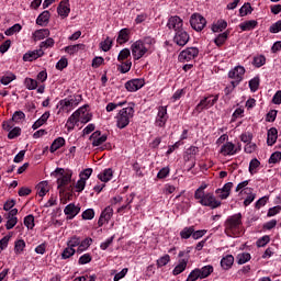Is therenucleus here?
<instances>
[{"mask_svg":"<svg viewBox=\"0 0 281 281\" xmlns=\"http://www.w3.org/2000/svg\"><path fill=\"white\" fill-rule=\"evenodd\" d=\"M225 233L229 236H238L240 227H243V214L236 213L226 218L224 223Z\"/></svg>","mask_w":281,"mask_h":281,"instance_id":"1","label":"nucleus"},{"mask_svg":"<svg viewBox=\"0 0 281 281\" xmlns=\"http://www.w3.org/2000/svg\"><path fill=\"white\" fill-rule=\"evenodd\" d=\"M72 175L74 172L71 170H65L63 168H56L52 173L53 177L57 178V188L60 194L67 192V184L71 183Z\"/></svg>","mask_w":281,"mask_h":281,"instance_id":"2","label":"nucleus"},{"mask_svg":"<svg viewBox=\"0 0 281 281\" xmlns=\"http://www.w3.org/2000/svg\"><path fill=\"white\" fill-rule=\"evenodd\" d=\"M82 102L81 94H75L72 97H68L66 99L60 100L57 103L58 114L60 113H71L76 106H78Z\"/></svg>","mask_w":281,"mask_h":281,"instance_id":"3","label":"nucleus"},{"mask_svg":"<svg viewBox=\"0 0 281 281\" xmlns=\"http://www.w3.org/2000/svg\"><path fill=\"white\" fill-rule=\"evenodd\" d=\"M135 115V108L127 106L119 111L115 116L117 128H126Z\"/></svg>","mask_w":281,"mask_h":281,"instance_id":"4","label":"nucleus"},{"mask_svg":"<svg viewBox=\"0 0 281 281\" xmlns=\"http://www.w3.org/2000/svg\"><path fill=\"white\" fill-rule=\"evenodd\" d=\"M200 205H203V207H210V210H216L217 207H221L222 203L216 199L214 193H202L201 195H196L194 198Z\"/></svg>","mask_w":281,"mask_h":281,"instance_id":"5","label":"nucleus"},{"mask_svg":"<svg viewBox=\"0 0 281 281\" xmlns=\"http://www.w3.org/2000/svg\"><path fill=\"white\" fill-rule=\"evenodd\" d=\"M190 25L195 32H203L205 25H207V20L200 13H193L190 18Z\"/></svg>","mask_w":281,"mask_h":281,"instance_id":"6","label":"nucleus"},{"mask_svg":"<svg viewBox=\"0 0 281 281\" xmlns=\"http://www.w3.org/2000/svg\"><path fill=\"white\" fill-rule=\"evenodd\" d=\"M148 53V48L144 45L142 40L136 41L132 44V56L134 60H139V58H144V55Z\"/></svg>","mask_w":281,"mask_h":281,"instance_id":"7","label":"nucleus"},{"mask_svg":"<svg viewBox=\"0 0 281 281\" xmlns=\"http://www.w3.org/2000/svg\"><path fill=\"white\" fill-rule=\"evenodd\" d=\"M196 56H199V48L188 47L179 54L178 60L180 63H190V60H194Z\"/></svg>","mask_w":281,"mask_h":281,"instance_id":"8","label":"nucleus"},{"mask_svg":"<svg viewBox=\"0 0 281 281\" xmlns=\"http://www.w3.org/2000/svg\"><path fill=\"white\" fill-rule=\"evenodd\" d=\"M245 67L243 66H236L233 69L228 71V78L232 80L231 82H234L235 85H240L243 82V78H245Z\"/></svg>","mask_w":281,"mask_h":281,"instance_id":"9","label":"nucleus"},{"mask_svg":"<svg viewBox=\"0 0 281 281\" xmlns=\"http://www.w3.org/2000/svg\"><path fill=\"white\" fill-rule=\"evenodd\" d=\"M240 150V147H236V145L232 142H226L222 145L220 149V154L223 155V157H232L236 155Z\"/></svg>","mask_w":281,"mask_h":281,"instance_id":"10","label":"nucleus"},{"mask_svg":"<svg viewBox=\"0 0 281 281\" xmlns=\"http://www.w3.org/2000/svg\"><path fill=\"white\" fill-rule=\"evenodd\" d=\"M166 122H168V108L159 106L155 124L159 128H164V126H166Z\"/></svg>","mask_w":281,"mask_h":281,"instance_id":"11","label":"nucleus"},{"mask_svg":"<svg viewBox=\"0 0 281 281\" xmlns=\"http://www.w3.org/2000/svg\"><path fill=\"white\" fill-rule=\"evenodd\" d=\"M190 41V34H188L183 29L180 31H177L173 36V43L176 45H179V47H186Z\"/></svg>","mask_w":281,"mask_h":281,"instance_id":"12","label":"nucleus"},{"mask_svg":"<svg viewBox=\"0 0 281 281\" xmlns=\"http://www.w3.org/2000/svg\"><path fill=\"white\" fill-rule=\"evenodd\" d=\"M167 27L176 33L183 30V20L179 15H172L168 19Z\"/></svg>","mask_w":281,"mask_h":281,"instance_id":"13","label":"nucleus"},{"mask_svg":"<svg viewBox=\"0 0 281 281\" xmlns=\"http://www.w3.org/2000/svg\"><path fill=\"white\" fill-rule=\"evenodd\" d=\"M146 85V81L142 78L139 79H132L127 82H125V89L130 91L131 93H135V91H139L142 87Z\"/></svg>","mask_w":281,"mask_h":281,"instance_id":"14","label":"nucleus"},{"mask_svg":"<svg viewBox=\"0 0 281 281\" xmlns=\"http://www.w3.org/2000/svg\"><path fill=\"white\" fill-rule=\"evenodd\" d=\"M80 113H82V109H78L68 117L66 122V128L68 132L74 131L78 122H80Z\"/></svg>","mask_w":281,"mask_h":281,"instance_id":"15","label":"nucleus"},{"mask_svg":"<svg viewBox=\"0 0 281 281\" xmlns=\"http://www.w3.org/2000/svg\"><path fill=\"white\" fill-rule=\"evenodd\" d=\"M113 218V207L106 206L102 212L98 221V226L102 227L104 223H109Z\"/></svg>","mask_w":281,"mask_h":281,"instance_id":"16","label":"nucleus"},{"mask_svg":"<svg viewBox=\"0 0 281 281\" xmlns=\"http://www.w3.org/2000/svg\"><path fill=\"white\" fill-rule=\"evenodd\" d=\"M106 139H108L106 134L102 135V132H100V131H95L90 136V142H92V146H94V147L102 146V144H104V142H106Z\"/></svg>","mask_w":281,"mask_h":281,"instance_id":"17","label":"nucleus"},{"mask_svg":"<svg viewBox=\"0 0 281 281\" xmlns=\"http://www.w3.org/2000/svg\"><path fill=\"white\" fill-rule=\"evenodd\" d=\"M45 52H43L42 48L36 50H29L23 55L24 63H32V60H36L41 58V56H44Z\"/></svg>","mask_w":281,"mask_h":281,"instance_id":"18","label":"nucleus"},{"mask_svg":"<svg viewBox=\"0 0 281 281\" xmlns=\"http://www.w3.org/2000/svg\"><path fill=\"white\" fill-rule=\"evenodd\" d=\"M234 188V182H227L222 189H216L215 193L223 200L227 199Z\"/></svg>","mask_w":281,"mask_h":281,"instance_id":"19","label":"nucleus"},{"mask_svg":"<svg viewBox=\"0 0 281 281\" xmlns=\"http://www.w3.org/2000/svg\"><path fill=\"white\" fill-rule=\"evenodd\" d=\"M212 106H214V102L212 101V95L205 97L195 106L194 112L195 113H201V111H203V109H210Z\"/></svg>","mask_w":281,"mask_h":281,"instance_id":"20","label":"nucleus"},{"mask_svg":"<svg viewBox=\"0 0 281 281\" xmlns=\"http://www.w3.org/2000/svg\"><path fill=\"white\" fill-rule=\"evenodd\" d=\"M64 213L69 220L76 218V216L80 214V207L76 206L74 203H70L65 207Z\"/></svg>","mask_w":281,"mask_h":281,"instance_id":"21","label":"nucleus"},{"mask_svg":"<svg viewBox=\"0 0 281 281\" xmlns=\"http://www.w3.org/2000/svg\"><path fill=\"white\" fill-rule=\"evenodd\" d=\"M221 267L224 271H229L234 267V257L232 255H226L221 259Z\"/></svg>","mask_w":281,"mask_h":281,"instance_id":"22","label":"nucleus"},{"mask_svg":"<svg viewBox=\"0 0 281 281\" xmlns=\"http://www.w3.org/2000/svg\"><path fill=\"white\" fill-rule=\"evenodd\" d=\"M256 27H258V21L256 20L245 21L239 24L241 32H251V30H256Z\"/></svg>","mask_w":281,"mask_h":281,"instance_id":"23","label":"nucleus"},{"mask_svg":"<svg viewBox=\"0 0 281 281\" xmlns=\"http://www.w3.org/2000/svg\"><path fill=\"white\" fill-rule=\"evenodd\" d=\"M130 34H131V31L128 29H122L119 32V36L116 38V43H119V45H124V43H128Z\"/></svg>","mask_w":281,"mask_h":281,"instance_id":"24","label":"nucleus"},{"mask_svg":"<svg viewBox=\"0 0 281 281\" xmlns=\"http://www.w3.org/2000/svg\"><path fill=\"white\" fill-rule=\"evenodd\" d=\"M188 269V259H179V263L173 268L172 274L179 276Z\"/></svg>","mask_w":281,"mask_h":281,"instance_id":"25","label":"nucleus"},{"mask_svg":"<svg viewBox=\"0 0 281 281\" xmlns=\"http://www.w3.org/2000/svg\"><path fill=\"white\" fill-rule=\"evenodd\" d=\"M244 194H248L247 198L244 200L245 207H247L248 205H251V203L256 201V193H254V189L245 188Z\"/></svg>","mask_w":281,"mask_h":281,"instance_id":"26","label":"nucleus"},{"mask_svg":"<svg viewBox=\"0 0 281 281\" xmlns=\"http://www.w3.org/2000/svg\"><path fill=\"white\" fill-rule=\"evenodd\" d=\"M98 179L103 183H109V181L113 179V169L111 168L104 169L103 172L98 175Z\"/></svg>","mask_w":281,"mask_h":281,"instance_id":"27","label":"nucleus"},{"mask_svg":"<svg viewBox=\"0 0 281 281\" xmlns=\"http://www.w3.org/2000/svg\"><path fill=\"white\" fill-rule=\"evenodd\" d=\"M276 142H278V130L276 127H271L268 131L267 144L268 146H273Z\"/></svg>","mask_w":281,"mask_h":281,"instance_id":"28","label":"nucleus"},{"mask_svg":"<svg viewBox=\"0 0 281 281\" xmlns=\"http://www.w3.org/2000/svg\"><path fill=\"white\" fill-rule=\"evenodd\" d=\"M93 244V239L87 237L83 240H80L79 247L77 248V254H82V251H87L91 245Z\"/></svg>","mask_w":281,"mask_h":281,"instance_id":"29","label":"nucleus"},{"mask_svg":"<svg viewBox=\"0 0 281 281\" xmlns=\"http://www.w3.org/2000/svg\"><path fill=\"white\" fill-rule=\"evenodd\" d=\"M57 12L59 16H63L64 19L69 16V12H71V9L69 8V3L61 2L57 8Z\"/></svg>","mask_w":281,"mask_h":281,"instance_id":"30","label":"nucleus"},{"mask_svg":"<svg viewBox=\"0 0 281 281\" xmlns=\"http://www.w3.org/2000/svg\"><path fill=\"white\" fill-rule=\"evenodd\" d=\"M49 11L42 12L36 19V24L41 25L42 27H45V25L49 23Z\"/></svg>","mask_w":281,"mask_h":281,"instance_id":"31","label":"nucleus"},{"mask_svg":"<svg viewBox=\"0 0 281 281\" xmlns=\"http://www.w3.org/2000/svg\"><path fill=\"white\" fill-rule=\"evenodd\" d=\"M49 112H45L37 121L34 122L32 125L33 131H36L43 126L49 120Z\"/></svg>","mask_w":281,"mask_h":281,"instance_id":"32","label":"nucleus"},{"mask_svg":"<svg viewBox=\"0 0 281 281\" xmlns=\"http://www.w3.org/2000/svg\"><path fill=\"white\" fill-rule=\"evenodd\" d=\"M49 36V29L37 30L33 33L34 41H43V38H47Z\"/></svg>","mask_w":281,"mask_h":281,"instance_id":"33","label":"nucleus"},{"mask_svg":"<svg viewBox=\"0 0 281 281\" xmlns=\"http://www.w3.org/2000/svg\"><path fill=\"white\" fill-rule=\"evenodd\" d=\"M200 272V280H203L205 278H209L210 274L214 273V267L211 265L204 266L201 269H199Z\"/></svg>","mask_w":281,"mask_h":281,"instance_id":"34","label":"nucleus"},{"mask_svg":"<svg viewBox=\"0 0 281 281\" xmlns=\"http://www.w3.org/2000/svg\"><path fill=\"white\" fill-rule=\"evenodd\" d=\"M36 188L38 196H45L49 192V183L47 181L40 182Z\"/></svg>","mask_w":281,"mask_h":281,"instance_id":"35","label":"nucleus"},{"mask_svg":"<svg viewBox=\"0 0 281 281\" xmlns=\"http://www.w3.org/2000/svg\"><path fill=\"white\" fill-rule=\"evenodd\" d=\"M79 109H82V111L80 112L79 122H81V124H87L88 122H91V114L87 112V105H83Z\"/></svg>","mask_w":281,"mask_h":281,"instance_id":"36","label":"nucleus"},{"mask_svg":"<svg viewBox=\"0 0 281 281\" xmlns=\"http://www.w3.org/2000/svg\"><path fill=\"white\" fill-rule=\"evenodd\" d=\"M228 36H229V32H224L222 34H218V36L214 38L215 45L217 47H223V45H225V43L227 42Z\"/></svg>","mask_w":281,"mask_h":281,"instance_id":"37","label":"nucleus"},{"mask_svg":"<svg viewBox=\"0 0 281 281\" xmlns=\"http://www.w3.org/2000/svg\"><path fill=\"white\" fill-rule=\"evenodd\" d=\"M80 49H85L83 44L70 45V46H66L64 48L66 54H69L70 56H74V54H78V52H80Z\"/></svg>","mask_w":281,"mask_h":281,"instance_id":"38","label":"nucleus"},{"mask_svg":"<svg viewBox=\"0 0 281 281\" xmlns=\"http://www.w3.org/2000/svg\"><path fill=\"white\" fill-rule=\"evenodd\" d=\"M63 146H65V138L58 137L52 143L49 151L56 153V150H58L59 148H63Z\"/></svg>","mask_w":281,"mask_h":281,"instance_id":"39","label":"nucleus"},{"mask_svg":"<svg viewBox=\"0 0 281 281\" xmlns=\"http://www.w3.org/2000/svg\"><path fill=\"white\" fill-rule=\"evenodd\" d=\"M194 232V226H187L180 232V238L182 240H188V238H192V234Z\"/></svg>","mask_w":281,"mask_h":281,"instance_id":"40","label":"nucleus"},{"mask_svg":"<svg viewBox=\"0 0 281 281\" xmlns=\"http://www.w3.org/2000/svg\"><path fill=\"white\" fill-rule=\"evenodd\" d=\"M225 29H227V21L218 20L215 24H213L212 32H223Z\"/></svg>","mask_w":281,"mask_h":281,"instance_id":"41","label":"nucleus"},{"mask_svg":"<svg viewBox=\"0 0 281 281\" xmlns=\"http://www.w3.org/2000/svg\"><path fill=\"white\" fill-rule=\"evenodd\" d=\"M251 260V254L241 252L237 255V265H245Z\"/></svg>","mask_w":281,"mask_h":281,"instance_id":"42","label":"nucleus"},{"mask_svg":"<svg viewBox=\"0 0 281 281\" xmlns=\"http://www.w3.org/2000/svg\"><path fill=\"white\" fill-rule=\"evenodd\" d=\"M16 80V75L12 72H8L4 76L1 77L0 82L1 85L8 86L10 82Z\"/></svg>","mask_w":281,"mask_h":281,"instance_id":"43","label":"nucleus"},{"mask_svg":"<svg viewBox=\"0 0 281 281\" xmlns=\"http://www.w3.org/2000/svg\"><path fill=\"white\" fill-rule=\"evenodd\" d=\"M251 12H254V8H251V3L246 2L239 9V16H247V14H251Z\"/></svg>","mask_w":281,"mask_h":281,"instance_id":"44","label":"nucleus"},{"mask_svg":"<svg viewBox=\"0 0 281 281\" xmlns=\"http://www.w3.org/2000/svg\"><path fill=\"white\" fill-rule=\"evenodd\" d=\"M75 255L76 248H70L69 246H67L61 252V260H69V258Z\"/></svg>","mask_w":281,"mask_h":281,"instance_id":"45","label":"nucleus"},{"mask_svg":"<svg viewBox=\"0 0 281 281\" xmlns=\"http://www.w3.org/2000/svg\"><path fill=\"white\" fill-rule=\"evenodd\" d=\"M100 47L102 52H110L111 47H113V40H111V37H106L105 41L100 43Z\"/></svg>","mask_w":281,"mask_h":281,"instance_id":"46","label":"nucleus"},{"mask_svg":"<svg viewBox=\"0 0 281 281\" xmlns=\"http://www.w3.org/2000/svg\"><path fill=\"white\" fill-rule=\"evenodd\" d=\"M24 85H25L26 89H29V91H34V89H36V87H38V81H36V79L26 78L24 80Z\"/></svg>","mask_w":281,"mask_h":281,"instance_id":"47","label":"nucleus"},{"mask_svg":"<svg viewBox=\"0 0 281 281\" xmlns=\"http://www.w3.org/2000/svg\"><path fill=\"white\" fill-rule=\"evenodd\" d=\"M265 63H267V57H265V55H259L254 57L252 65L255 67L260 68L265 65Z\"/></svg>","mask_w":281,"mask_h":281,"instance_id":"48","label":"nucleus"},{"mask_svg":"<svg viewBox=\"0 0 281 281\" xmlns=\"http://www.w3.org/2000/svg\"><path fill=\"white\" fill-rule=\"evenodd\" d=\"M15 124H21L22 120H25V113L23 111H15L11 119Z\"/></svg>","mask_w":281,"mask_h":281,"instance_id":"49","label":"nucleus"},{"mask_svg":"<svg viewBox=\"0 0 281 281\" xmlns=\"http://www.w3.org/2000/svg\"><path fill=\"white\" fill-rule=\"evenodd\" d=\"M124 104H126V101L117 102V103L110 102L106 104L105 111L108 113H111V112L115 111V109H117L119 106H124Z\"/></svg>","mask_w":281,"mask_h":281,"instance_id":"50","label":"nucleus"},{"mask_svg":"<svg viewBox=\"0 0 281 281\" xmlns=\"http://www.w3.org/2000/svg\"><path fill=\"white\" fill-rule=\"evenodd\" d=\"M67 247H70V249H75V247H80V237H78V236H72V237L67 241Z\"/></svg>","mask_w":281,"mask_h":281,"instance_id":"51","label":"nucleus"},{"mask_svg":"<svg viewBox=\"0 0 281 281\" xmlns=\"http://www.w3.org/2000/svg\"><path fill=\"white\" fill-rule=\"evenodd\" d=\"M168 262H170V255H165L156 261V265H157L158 269H161V267H166V265H168Z\"/></svg>","mask_w":281,"mask_h":281,"instance_id":"52","label":"nucleus"},{"mask_svg":"<svg viewBox=\"0 0 281 281\" xmlns=\"http://www.w3.org/2000/svg\"><path fill=\"white\" fill-rule=\"evenodd\" d=\"M131 67H133V63L131 61H124L121 66H119V71L121 74H128L131 71Z\"/></svg>","mask_w":281,"mask_h":281,"instance_id":"53","label":"nucleus"},{"mask_svg":"<svg viewBox=\"0 0 281 281\" xmlns=\"http://www.w3.org/2000/svg\"><path fill=\"white\" fill-rule=\"evenodd\" d=\"M259 87H260V78L255 77L254 79H251L249 81L250 91L256 92V91H258Z\"/></svg>","mask_w":281,"mask_h":281,"instance_id":"54","label":"nucleus"},{"mask_svg":"<svg viewBox=\"0 0 281 281\" xmlns=\"http://www.w3.org/2000/svg\"><path fill=\"white\" fill-rule=\"evenodd\" d=\"M131 56V49L124 48L119 53L117 60L122 63L123 60H126Z\"/></svg>","mask_w":281,"mask_h":281,"instance_id":"55","label":"nucleus"},{"mask_svg":"<svg viewBox=\"0 0 281 281\" xmlns=\"http://www.w3.org/2000/svg\"><path fill=\"white\" fill-rule=\"evenodd\" d=\"M20 30H22L21 24H14L13 26L9 27L4 34L5 36H12L14 34H16V32H19Z\"/></svg>","mask_w":281,"mask_h":281,"instance_id":"56","label":"nucleus"},{"mask_svg":"<svg viewBox=\"0 0 281 281\" xmlns=\"http://www.w3.org/2000/svg\"><path fill=\"white\" fill-rule=\"evenodd\" d=\"M260 167V160L254 158L252 160H250L249 162V172L250 175H255L256 169Z\"/></svg>","mask_w":281,"mask_h":281,"instance_id":"57","label":"nucleus"},{"mask_svg":"<svg viewBox=\"0 0 281 281\" xmlns=\"http://www.w3.org/2000/svg\"><path fill=\"white\" fill-rule=\"evenodd\" d=\"M23 249H25V240L19 239L15 241L14 251L15 254H23Z\"/></svg>","mask_w":281,"mask_h":281,"instance_id":"58","label":"nucleus"},{"mask_svg":"<svg viewBox=\"0 0 281 281\" xmlns=\"http://www.w3.org/2000/svg\"><path fill=\"white\" fill-rule=\"evenodd\" d=\"M271 237H269V235H265L257 240L256 245L257 247H266V245H269Z\"/></svg>","mask_w":281,"mask_h":281,"instance_id":"59","label":"nucleus"},{"mask_svg":"<svg viewBox=\"0 0 281 281\" xmlns=\"http://www.w3.org/2000/svg\"><path fill=\"white\" fill-rule=\"evenodd\" d=\"M199 278L201 279V274L199 272V268H195L189 273L186 281H196Z\"/></svg>","mask_w":281,"mask_h":281,"instance_id":"60","label":"nucleus"},{"mask_svg":"<svg viewBox=\"0 0 281 281\" xmlns=\"http://www.w3.org/2000/svg\"><path fill=\"white\" fill-rule=\"evenodd\" d=\"M24 225L27 229H34V215H27L24 217Z\"/></svg>","mask_w":281,"mask_h":281,"instance_id":"61","label":"nucleus"},{"mask_svg":"<svg viewBox=\"0 0 281 281\" xmlns=\"http://www.w3.org/2000/svg\"><path fill=\"white\" fill-rule=\"evenodd\" d=\"M21 136V127H14L9 131L8 138L9 139H16V137Z\"/></svg>","mask_w":281,"mask_h":281,"instance_id":"62","label":"nucleus"},{"mask_svg":"<svg viewBox=\"0 0 281 281\" xmlns=\"http://www.w3.org/2000/svg\"><path fill=\"white\" fill-rule=\"evenodd\" d=\"M269 32L271 34H278L279 32H281V20L277 21L276 23H273L270 29Z\"/></svg>","mask_w":281,"mask_h":281,"instance_id":"63","label":"nucleus"},{"mask_svg":"<svg viewBox=\"0 0 281 281\" xmlns=\"http://www.w3.org/2000/svg\"><path fill=\"white\" fill-rule=\"evenodd\" d=\"M281 161V151H274L269 158V164H278Z\"/></svg>","mask_w":281,"mask_h":281,"instance_id":"64","label":"nucleus"}]
</instances>
